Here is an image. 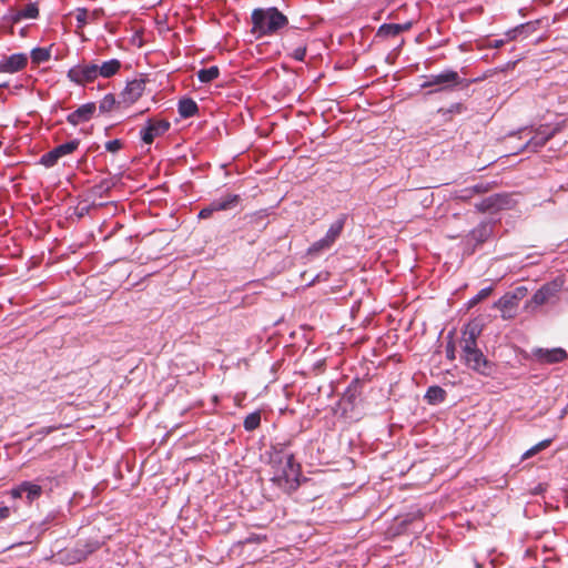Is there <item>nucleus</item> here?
I'll return each instance as SVG.
<instances>
[{
    "instance_id": "nucleus-1",
    "label": "nucleus",
    "mask_w": 568,
    "mask_h": 568,
    "mask_svg": "<svg viewBox=\"0 0 568 568\" xmlns=\"http://www.w3.org/2000/svg\"><path fill=\"white\" fill-rule=\"evenodd\" d=\"M272 480L284 491H292L300 484V465L295 463L291 454H276L272 460Z\"/></svg>"
},
{
    "instance_id": "nucleus-2",
    "label": "nucleus",
    "mask_w": 568,
    "mask_h": 568,
    "mask_svg": "<svg viewBox=\"0 0 568 568\" xmlns=\"http://www.w3.org/2000/svg\"><path fill=\"white\" fill-rule=\"evenodd\" d=\"M253 30L260 36L276 32L287 24V18L276 8L255 9L252 13Z\"/></svg>"
},
{
    "instance_id": "nucleus-3",
    "label": "nucleus",
    "mask_w": 568,
    "mask_h": 568,
    "mask_svg": "<svg viewBox=\"0 0 568 568\" xmlns=\"http://www.w3.org/2000/svg\"><path fill=\"white\" fill-rule=\"evenodd\" d=\"M481 333V327L478 323H468L462 332L459 339V347L462 349V356L475 351L477 347V338Z\"/></svg>"
},
{
    "instance_id": "nucleus-4",
    "label": "nucleus",
    "mask_w": 568,
    "mask_h": 568,
    "mask_svg": "<svg viewBox=\"0 0 568 568\" xmlns=\"http://www.w3.org/2000/svg\"><path fill=\"white\" fill-rule=\"evenodd\" d=\"M68 77L78 84L94 81L99 77L98 64L77 65L69 70Z\"/></svg>"
},
{
    "instance_id": "nucleus-5",
    "label": "nucleus",
    "mask_w": 568,
    "mask_h": 568,
    "mask_svg": "<svg viewBox=\"0 0 568 568\" xmlns=\"http://www.w3.org/2000/svg\"><path fill=\"white\" fill-rule=\"evenodd\" d=\"M462 359L467 367L475 372L484 375H488L490 373V365L479 348L462 356Z\"/></svg>"
},
{
    "instance_id": "nucleus-6",
    "label": "nucleus",
    "mask_w": 568,
    "mask_h": 568,
    "mask_svg": "<svg viewBox=\"0 0 568 568\" xmlns=\"http://www.w3.org/2000/svg\"><path fill=\"white\" fill-rule=\"evenodd\" d=\"M534 358L541 364L560 363L567 358V352L564 348H535L532 349Z\"/></svg>"
},
{
    "instance_id": "nucleus-7",
    "label": "nucleus",
    "mask_w": 568,
    "mask_h": 568,
    "mask_svg": "<svg viewBox=\"0 0 568 568\" xmlns=\"http://www.w3.org/2000/svg\"><path fill=\"white\" fill-rule=\"evenodd\" d=\"M460 79L456 71H446L440 74L430 75L429 79L422 84V88L437 85L439 87L436 91L457 85Z\"/></svg>"
},
{
    "instance_id": "nucleus-8",
    "label": "nucleus",
    "mask_w": 568,
    "mask_h": 568,
    "mask_svg": "<svg viewBox=\"0 0 568 568\" xmlns=\"http://www.w3.org/2000/svg\"><path fill=\"white\" fill-rule=\"evenodd\" d=\"M170 128L165 120H150L146 128L142 131L141 138L144 143H152L155 138L164 134Z\"/></svg>"
},
{
    "instance_id": "nucleus-9",
    "label": "nucleus",
    "mask_w": 568,
    "mask_h": 568,
    "mask_svg": "<svg viewBox=\"0 0 568 568\" xmlns=\"http://www.w3.org/2000/svg\"><path fill=\"white\" fill-rule=\"evenodd\" d=\"M561 288V283L554 281L545 284L532 296L530 303L537 306L548 303Z\"/></svg>"
},
{
    "instance_id": "nucleus-10",
    "label": "nucleus",
    "mask_w": 568,
    "mask_h": 568,
    "mask_svg": "<svg viewBox=\"0 0 568 568\" xmlns=\"http://www.w3.org/2000/svg\"><path fill=\"white\" fill-rule=\"evenodd\" d=\"M145 90V82L143 80L130 81L121 93V102L130 105L139 100Z\"/></svg>"
},
{
    "instance_id": "nucleus-11",
    "label": "nucleus",
    "mask_w": 568,
    "mask_h": 568,
    "mask_svg": "<svg viewBox=\"0 0 568 568\" xmlns=\"http://www.w3.org/2000/svg\"><path fill=\"white\" fill-rule=\"evenodd\" d=\"M554 135V131L540 126L535 134L524 144V150L536 152Z\"/></svg>"
},
{
    "instance_id": "nucleus-12",
    "label": "nucleus",
    "mask_w": 568,
    "mask_h": 568,
    "mask_svg": "<svg viewBox=\"0 0 568 568\" xmlns=\"http://www.w3.org/2000/svg\"><path fill=\"white\" fill-rule=\"evenodd\" d=\"M28 58L23 53H16L0 60V72L13 73L23 69Z\"/></svg>"
},
{
    "instance_id": "nucleus-13",
    "label": "nucleus",
    "mask_w": 568,
    "mask_h": 568,
    "mask_svg": "<svg viewBox=\"0 0 568 568\" xmlns=\"http://www.w3.org/2000/svg\"><path fill=\"white\" fill-rule=\"evenodd\" d=\"M99 547L100 545L97 541L85 544L83 547L78 546L77 548H74L73 550L69 551L65 555V560L69 564L80 562L84 560L89 554L93 552Z\"/></svg>"
},
{
    "instance_id": "nucleus-14",
    "label": "nucleus",
    "mask_w": 568,
    "mask_h": 568,
    "mask_svg": "<svg viewBox=\"0 0 568 568\" xmlns=\"http://www.w3.org/2000/svg\"><path fill=\"white\" fill-rule=\"evenodd\" d=\"M94 111L95 105L93 103L83 104L74 112L68 115V122L72 125H78L82 122L90 120Z\"/></svg>"
},
{
    "instance_id": "nucleus-15",
    "label": "nucleus",
    "mask_w": 568,
    "mask_h": 568,
    "mask_svg": "<svg viewBox=\"0 0 568 568\" xmlns=\"http://www.w3.org/2000/svg\"><path fill=\"white\" fill-rule=\"evenodd\" d=\"M412 27L410 22L404 24H395V23H385L379 27L377 31L378 37H395L403 31L408 30Z\"/></svg>"
},
{
    "instance_id": "nucleus-16",
    "label": "nucleus",
    "mask_w": 568,
    "mask_h": 568,
    "mask_svg": "<svg viewBox=\"0 0 568 568\" xmlns=\"http://www.w3.org/2000/svg\"><path fill=\"white\" fill-rule=\"evenodd\" d=\"M121 68V62L116 59H112L98 65L99 77L111 78L118 73Z\"/></svg>"
},
{
    "instance_id": "nucleus-17",
    "label": "nucleus",
    "mask_w": 568,
    "mask_h": 568,
    "mask_svg": "<svg viewBox=\"0 0 568 568\" xmlns=\"http://www.w3.org/2000/svg\"><path fill=\"white\" fill-rule=\"evenodd\" d=\"M496 306L503 312V316H510V312L518 306L517 301L508 294L504 295L497 303Z\"/></svg>"
},
{
    "instance_id": "nucleus-18",
    "label": "nucleus",
    "mask_w": 568,
    "mask_h": 568,
    "mask_svg": "<svg viewBox=\"0 0 568 568\" xmlns=\"http://www.w3.org/2000/svg\"><path fill=\"white\" fill-rule=\"evenodd\" d=\"M239 202V195L235 194H227L219 200H215L214 207L217 209V211H224L232 209Z\"/></svg>"
},
{
    "instance_id": "nucleus-19",
    "label": "nucleus",
    "mask_w": 568,
    "mask_h": 568,
    "mask_svg": "<svg viewBox=\"0 0 568 568\" xmlns=\"http://www.w3.org/2000/svg\"><path fill=\"white\" fill-rule=\"evenodd\" d=\"M197 112L196 103L191 99H183L179 103V113L183 118H190Z\"/></svg>"
},
{
    "instance_id": "nucleus-20",
    "label": "nucleus",
    "mask_w": 568,
    "mask_h": 568,
    "mask_svg": "<svg viewBox=\"0 0 568 568\" xmlns=\"http://www.w3.org/2000/svg\"><path fill=\"white\" fill-rule=\"evenodd\" d=\"M22 489L29 501H33L34 499L39 498L42 493V488L39 485L32 484L30 481H23Z\"/></svg>"
},
{
    "instance_id": "nucleus-21",
    "label": "nucleus",
    "mask_w": 568,
    "mask_h": 568,
    "mask_svg": "<svg viewBox=\"0 0 568 568\" xmlns=\"http://www.w3.org/2000/svg\"><path fill=\"white\" fill-rule=\"evenodd\" d=\"M219 73L220 71L217 67H210L207 69H201L197 72V78L201 82L207 83L216 79L219 77Z\"/></svg>"
},
{
    "instance_id": "nucleus-22",
    "label": "nucleus",
    "mask_w": 568,
    "mask_h": 568,
    "mask_svg": "<svg viewBox=\"0 0 568 568\" xmlns=\"http://www.w3.org/2000/svg\"><path fill=\"white\" fill-rule=\"evenodd\" d=\"M344 222L342 220L335 221L328 229L325 239L331 245L335 242V240L339 236L343 230Z\"/></svg>"
},
{
    "instance_id": "nucleus-23",
    "label": "nucleus",
    "mask_w": 568,
    "mask_h": 568,
    "mask_svg": "<svg viewBox=\"0 0 568 568\" xmlns=\"http://www.w3.org/2000/svg\"><path fill=\"white\" fill-rule=\"evenodd\" d=\"M426 398L429 403H440L445 399V390L438 386H432L426 393Z\"/></svg>"
},
{
    "instance_id": "nucleus-24",
    "label": "nucleus",
    "mask_w": 568,
    "mask_h": 568,
    "mask_svg": "<svg viewBox=\"0 0 568 568\" xmlns=\"http://www.w3.org/2000/svg\"><path fill=\"white\" fill-rule=\"evenodd\" d=\"M78 146L79 141L73 140L54 148V150L58 152L59 158H62L64 155L71 154L73 151L78 149Z\"/></svg>"
},
{
    "instance_id": "nucleus-25",
    "label": "nucleus",
    "mask_w": 568,
    "mask_h": 568,
    "mask_svg": "<svg viewBox=\"0 0 568 568\" xmlns=\"http://www.w3.org/2000/svg\"><path fill=\"white\" fill-rule=\"evenodd\" d=\"M50 58V51L44 48H37L31 52V59L34 63H42L48 61Z\"/></svg>"
},
{
    "instance_id": "nucleus-26",
    "label": "nucleus",
    "mask_w": 568,
    "mask_h": 568,
    "mask_svg": "<svg viewBox=\"0 0 568 568\" xmlns=\"http://www.w3.org/2000/svg\"><path fill=\"white\" fill-rule=\"evenodd\" d=\"M261 423V415L260 413L255 412L246 416L244 419V427L246 430H254L260 426Z\"/></svg>"
},
{
    "instance_id": "nucleus-27",
    "label": "nucleus",
    "mask_w": 568,
    "mask_h": 568,
    "mask_svg": "<svg viewBox=\"0 0 568 568\" xmlns=\"http://www.w3.org/2000/svg\"><path fill=\"white\" fill-rule=\"evenodd\" d=\"M550 443H551V439L541 440L540 443L536 444L530 449H528L523 455V459H528V458L532 457L534 455H536L537 453L546 449L550 445Z\"/></svg>"
},
{
    "instance_id": "nucleus-28",
    "label": "nucleus",
    "mask_w": 568,
    "mask_h": 568,
    "mask_svg": "<svg viewBox=\"0 0 568 568\" xmlns=\"http://www.w3.org/2000/svg\"><path fill=\"white\" fill-rule=\"evenodd\" d=\"M58 152L53 149L52 151L42 155L40 162L47 168L53 166L59 160Z\"/></svg>"
},
{
    "instance_id": "nucleus-29",
    "label": "nucleus",
    "mask_w": 568,
    "mask_h": 568,
    "mask_svg": "<svg viewBox=\"0 0 568 568\" xmlns=\"http://www.w3.org/2000/svg\"><path fill=\"white\" fill-rule=\"evenodd\" d=\"M331 247V243L327 242V240L325 237H323L322 240L315 242L311 247H310V253H317L320 251H323V250H326Z\"/></svg>"
},
{
    "instance_id": "nucleus-30",
    "label": "nucleus",
    "mask_w": 568,
    "mask_h": 568,
    "mask_svg": "<svg viewBox=\"0 0 568 568\" xmlns=\"http://www.w3.org/2000/svg\"><path fill=\"white\" fill-rule=\"evenodd\" d=\"M89 16V11L82 8L77 10L75 19L80 23V26H84L88 23Z\"/></svg>"
},
{
    "instance_id": "nucleus-31",
    "label": "nucleus",
    "mask_w": 568,
    "mask_h": 568,
    "mask_svg": "<svg viewBox=\"0 0 568 568\" xmlns=\"http://www.w3.org/2000/svg\"><path fill=\"white\" fill-rule=\"evenodd\" d=\"M527 27V24H520L511 30H509L505 36L506 40H514L517 38V36Z\"/></svg>"
},
{
    "instance_id": "nucleus-32",
    "label": "nucleus",
    "mask_w": 568,
    "mask_h": 568,
    "mask_svg": "<svg viewBox=\"0 0 568 568\" xmlns=\"http://www.w3.org/2000/svg\"><path fill=\"white\" fill-rule=\"evenodd\" d=\"M491 293V288L490 287H486V288H483L471 301H470V304L471 305H475L477 304L478 302H480L481 300L486 298L487 296H489V294Z\"/></svg>"
},
{
    "instance_id": "nucleus-33",
    "label": "nucleus",
    "mask_w": 568,
    "mask_h": 568,
    "mask_svg": "<svg viewBox=\"0 0 568 568\" xmlns=\"http://www.w3.org/2000/svg\"><path fill=\"white\" fill-rule=\"evenodd\" d=\"M217 209L214 207V203L212 202L209 206L202 209L199 213L200 219H207L210 217L213 212H216Z\"/></svg>"
},
{
    "instance_id": "nucleus-34",
    "label": "nucleus",
    "mask_w": 568,
    "mask_h": 568,
    "mask_svg": "<svg viewBox=\"0 0 568 568\" xmlns=\"http://www.w3.org/2000/svg\"><path fill=\"white\" fill-rule=\"evenodd\" d=\"M113 104H114V98L112 95H106L102 100V102L100 104V109L102 111H109Z\"/></svg>"
},
{
    "instance_id": "nucleus-35",
    "label": "nucleus",
    "mask_w": 568,
    "mask_h": 568,
    "mask_svg": "<svg viewBox=\"0 0 568 568\" xmlns=\"http://www.w3.org/2000/svg\"><path fill=\"white\" fill-rule=\"evenodd\" d=\"M517 303L527 295V288L524 286L517 287L513 293H509Z\"/></svg>"
},
{
    "instance_id": "nucleus-36",
    "label": "nucleus",
    "mask_w": 568,
    "mask_h": 568,
    "mask_svg": "<svg viewBox=\"0 0 568 568\" xmlns=\"http://www.w3.org/2000/svg\"><path fill=\"white\" fill-rule=\"evenodd\" d=\"M305 55H306V48H304V47H298V48L294 49L292 52V57L297 61H303Z\"/></svg>"
},
{
    "instance_id": "nucleus-37",
    "label": "nucleus",
    "mask_w": 568,
    "mask_h": 568,
    "mask_svg": "<svg viewBox=\"0 0 568 568\" xmlns=\"http://www.w3.org/2000/svg\"><path fill=\"white\" fill-rule=\"evenodd\" d=\"M105 149L110 152H116L121 149V142L119 140L109 141L105 144Z\"/></svg>"
},
{
    "instance_id": "nucleus-38",
    "label": "nucleus",
    "mask_w": 568,
    "mask_h": 568,
    "mask_svg": "<svg viewBox=\"0 0 568 568\" xmlns=\"http://www.w3.org/2000/svg\"><path fill=\"white\" fill-rule=\"evenodd\" d=\"M446 354H447V357L449 359H455L456 355H455V345L450 342L448 343L447 347H446Z\"/></svg>"
},
{
    "instance_id": "nucleus-39",
    "label": "nucleus",
    "mask_w": 568,
    "mask_h": 568,
    "mask_svg": "<svg viewBox=\"0 0 568 568\" xmlns=\"http://www.w3.org/2000/svg\"><path fill=\"white\" fill-rule=\"evenodd\" d=\"M38 16V9L33 6L29 7L26 12H24V17L26 18H36Z\"/></svg>"
},
{
    "instance_id": "nucleus-40",
    "label": "nucleus",
    "mask_w": 568,
    "mask_h": 568,
    "mask_svg": "<svg viewBox=\"0 0 568 568\" xmlns=\"http://www.w3.org/2000/svg\"><path fill=\"white\" fill-rule=\"evenodd\" d=\"M23 494L24 493L22 489V484L11 490V496L13 498H20V497H22Z\"/></svg>"
},
{
    "instance_id": "nucleus-41",
    "label": "nucleus",
    "mask_w": 568,
    "mask_h": 568,
    "mask_svg": "<svg viewBox=\"0 0 568 568\" xmlns=\"http://www.w3.org/2000/svg\"><path fill=\"white\" fill-rule=\"evenodd\" d=\"M9 514H10L9 507L3 506L0 508V518L1 519H6L7 517H9Z\"/></svg>"
},
{
    "instance_id": "nucleus-42",
    "label": "nucleus",
    "mask_w": 568,
    "mask_h": 568,
    "mask_svg": "<svg viewBox=\"0 0 568 568\" xmlns=\"http://www.w3.org/2000/svg\"><path fill=\"white\" fill-rule=\"evenodd\" d=\"M507 40L505 39H501V40H496L495 43H494V47L495 48H499L501 47Z\"/></svg>"
},
{
    "instance_id": "nucleus-43",
    "label": "nucleus",
    "mask_w": 568,
    "mask_h": 568,
    "mask_svg": "<svg viewBox=\"0 0 568 568\" xmlns=\"http://www.w3.org/2000/svg\"><path fill=\"white\" fill-rule=\"evenodd\" d=\"M91 16H92V18H93V19H97V18H98V16H99V12H98V11H93V12L91 13Z\"/></svg>"
},
{
    "instance_id": "nucleus-44",
    "label": "nucleus",
    "mask_w": 568,
    "mask_h": 568,
    "mask_svg": "<svg viewBox=\"0 0 568 568\" xmlns=\"http://www.w3.org/2000/svg\"><path fill=\"white\" fill-rule=\"evenodd\" d=\"M2 2H6L7 0H1Z\"/></svg>"
}]
</instances>
